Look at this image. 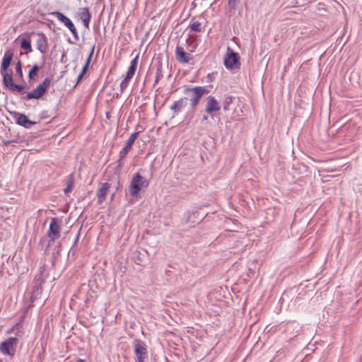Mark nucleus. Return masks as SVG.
I'll list each match as a JSON object with an SVG mask.
<instances>
[{
  "label": "nucleus",
  "mask_w": 362,
  "mask_h": 362,
  "mask_svg": "<svg viewBox=\"0 0 362 362\" xmlns=\"http://www.w3.org/2000/svg\"><path fill=\"white\" fill-rule=\"evenodd\" d=\"M40 70V67L38 65L35 64L33 66L31 69L29 71L28 73V78L30 81L35 80V77L37 76L38 71Z\"/></svg>",
  "instance_id": "21"
},
{
  "label": "nucleus",
  "mask_w": 362,
  "mask_h": 362,
  "mask_svg": "<svg viewBox=\"0 0 362 362\" xmlns=\"http://www.w3.org/2000/svg\"><path fill=\"white\" fill-rule=\"evenodd\" d=\"M192 59L190 54L185 53L182 50V63H187L190 61Z\"/></svg>",
  "instance_id": "29"
},
{
  "label": "nucleus",
  "mask_w": 362,
  "mask_h": 362,
  "mask_svg": "<svg viewBox=\"0 0 362 362\" xmlns=\"http://www.w3.org/2000/svg\"><path fill=\"white\" fill-rule=\"evenodd\" d=\"M16 74L19 76V78H23L22 63L20 60L16 63Z\"/></svg>",
  "instance_id": "25"
},
{
  "label": "nucleus",
  "mask_w": 362,
  "mask_h": 362,
  "mask_svg": "<svg viewBox=\"0 0 362 362\" xmlns=\"http://www.w3.org/2000/svg\"><path fill=\"white\" fill-rule=\"evenodd\" d=\"M203 119H204V120H207V119H208V117H207V116H204V117H203Z\"/></svg>",
  "instance_id": "42"
},
{
  "label": "nucleus",
  "mask_w": 362,
  "mask_h": 362,
  "mask_svg": "<svg viewBox=\"0 0 362 362\" xmlns=\"http://www.w3.org/2000/svg\"><path fill=\"white\" fill-rule=\"evenodd\" d=\"M4 86L13 93H19L21 94H26L28 92L25 91V86L23 84H17L13 81V71L5 74L4 80L3 81Z\"/></svg>",
  "instance_id": "4"
},
{
  "label": "nucleus",
  "mask_w": 362,
  "mask_h": 362,
  "mask_svg": "<svg viewBox=\"0 0 362 362\" xmlns=\"http://www.w3.org/2000/svg\"><path fill=\"white\" fill-rule=\"evenodd\" d=\"M18 343L16 337H9L0 344V351L4 355L12 356L16 353Z\"/></svg>",
  "instance_id": "7"
},
{
  "label": "nucleus",
  "mask_w": 362,
  "mask_h": 362,
  "mask_svg": "<svg viewBox=\"0 0 362 362\" xmlns=\"http://www.w3.org/2000/svg\"><path fill=\"white\" fill-rule=\"evenodd\" d=\"M232 102H233L232 96L230 95V96L226 97V98L223 101V107L225 111L228 110L229 105L232 103Z\"/></svg>",
  "instance_id": "23"
},
{
  "label": "nucleus",
  "mask_w": 362,
  "mask_h": 362,
  "mask_svg": "<svg viewBox=\"0 0 362 362\" xmlns=\"http://www.w3.org/2000/svg\"><path fill=\"white\" fill-rule=\"evenodd\" d=\"M148 182L139 173L132 177L129 187V194L132 197H136L144 187H147Z\"/></svg>",
  "instance_id": "3"
},
{
  "label": "nucleus",
  "mask_w": 362,
  "mask_h": 362,
  "mask_svg": "<svg viewBox=\"0 0 362 362\" xmlns=\"http://www.w3.org/2000/svg\"><path fill=\"white\" fill-rule=\"evenodd\" d=\"M13 57V52L11 49L7 50L4 53V55L3 57L2 62H1V69H0V73L3 76V81L4 80L5 74H7L8 73L10 72L11 69L8 70V69L11 63Z\"/></svg>",
  "instance_id": "12"
},
{
  "label": "nucleus",
  "mask_w": 362,
  "mask_h": 362,
  "mask_svg": "<svg viewBox=\"0 0 362 362\" xmlns=\"http://www.w3.org/2000/svg\"><path fill=\"white\" fill-rule=\"evenodd\" d=\"M110 189V185L107 182L103 183L102 186L97 191L98 202L99 204L103 203L107 197Z\"/></svg>",
  "instance_id": "15"
},
{
  "label": "nucleus",
  "mask_w": 362,
  "mask_h": 362,
  "mask_svg": "<svg viewBox=\"0 0 362 362\" xmlns=\"http://www.w3.org/2000/svg\"><path fill=\"white\" fill-rule=\"evenodd\" d=\"M181 104L180 101H176L171 105V109L173 110L175 112H177L180 110Z\"/></svg>",
  "instance_id": "30"
},
{
  "label": "nucleus",
  "mask_w": 362,
  "mask_h": 362,
  "mask_svg": "<svg viewBox=\"0 0 362 362\" xmlns=\"http://www.w3.org/2000/svg\"><path fill=\"white\" fill-rule=\"evenodd\" d=\"M88 66H88V64H85L82 69L81 74L85 75L88 71Z\"/></svg>",
  "instance_id": "33"
},
{
  "label": "nucleus",
  "mask_w": 362,
  "mask_h": 362,
  "mask_svg": "<svg viewBox=\"0 0 362 362\" xmlns=\"http://www.w3.org/2000/svg\"><path fill=\"white\" fill-rule=\"evenodd\" d=\"M133 346L137 362H146L148 358L147 348L144 341L140 339L133 341Z\"/></svg>",
  "instance_id": "6"
},
{
  "label": "nucleus",
  "mask_w": 362,
  "mask_h": 362,
  "mask_svg": "<svg viewBox=\"0 0 362 362\" xmlns=\"http://www.w3.org/2000/svg\"><path fill=\"white\" fill-rule=\"evenodd\" d=\"M94 49H95V46H93V47L91 48V50L89 53L88 57L92 58L93 52H94Z\"/></svg>",
  "instance_id": "34"
},
{
  "label": "nucleus",
  "mask_w": 362,
  "mask_h": 362,
  "mask_svg": "<svg viewBox=\"0 0 362 362\" xmlns=\"http://www.w3.org/2000/svg\"><path fill=\"white\" fill-rule=\"evenodd\" d=\"M0 362H1V361L0 360Z\"/></svg>",
  "instance_id": "44"
},
{
  "label": "nucleus",
  "mask_w": 362,
  "mask_h": 362,
  "mask_svg": "<svg viewBox=\"0 0 362 362\" xmlns=\"http://www.w3.org/2000/svg\"><path fill=\"white\" fill-rule=\"evenodd\" d=\"M37 49L41 54L46 53L48 48L47 37L44 33H37V39L36 40Z\"/></svg>",
  "instance_id": "14"
},
{
  "label": "nucleus",
  "mask_w": 362,
  "mask_h": 362,
  "mask_svg": "<svg viewBox=\"0 0 362 362\" xmlns=\"http://www.w3.org/2000/svg\"><path fill=\"white\" fill-rule=\"evenodd\" d=\"M209 93V90L202 86H196L192 88H185L184 90L185 94V105H189L194 107L199 101L202 96Z\"/></svg>",
  "instance_id": "1"
},
{
  "label": "nucleus",
  "mask_w": 362,
  "mask_h": 362,
  "mask_svg": "<svg viewBox=\"0 0 362 362\" xmlns=\"http://www.w3.org/2000/svg\"><path fill=\"white\" fill-rule=\"evenodd\" d=\"M239 0H228V5L230 10H235Z\"/></svg>",
  "instance_id": "28"
},
{
  "label": "nucleus",
  "mask_w": 362,
  "mask_h": 362,
  "mask_svg": "<svg viewBox=\"0 0 362 362\" xmlns=\"http://www.w3.org/2000/svg\"><path fill=\"white\" fill-rule=\"evenodd\" d=\"M78 238H79V233L77 235V236L76 237L75 240H74V246L76 247L77 243H78Z\"/></svg>",
  "instance_id": "36"
},
{
  "label": "nucleus",
  "mask_w": 362,
  "mask_h": 362,
  "mask_svg": "<svg viewBox=\"0 0 362 362\" xmlns=\"http://www.w3.org/2000/svg\"><path fill=\"white\" fill-rule=\"evenodd\" d=\"M171 43L176 44V49H175V57L176 59L181 62V46L179 45L178 35L177 32H175L171 35Z\"/></svg>",
  "instance_id": "16"
},
{
  "label": "nucleus",
  "mask_w": 362,
  "mask_h": 362,
  "mask_svg": "<svg viewBox=\"0 0 362 362\" xmlns=\"http://www.w3.org/2000/svg\"><path fill=\"white\" fill-rule=\"evenodd\" d=\"M206 112L210 114L213 117V113L219 111L221 106L214 96H208L206 98Z\"/></svg>",
  "instance_id": "13"
},
{
  "label": "nucleus",
  "mask_w": 362,
  "mask_h": 362,
  "mask_svg": "<svg viewBox=\"0 0 362 362\" xmlns=\"http://www.w3.org/2000/svg\"><path fill=\"white\" fill-rule=\"evenodd\" d=\"M138 58H139V57L136 56L134 59H133L131 61L130 66H129V67L128 69L127 75L125 76V78L127 79H129L130 80L134 76V75L135 74V71H136V66H137Z\"/></svg>",
  "instance_id": "18"
},
{
  "label": "nucleus",
  "mask_w": 362,
  "mask_h": 362,
  "mask_svg": "<svg viewBox=\"0 0 362 362\" xmlns=\"http://www.w3.org/2000/svg\"><path fill=\"white\" fill-rule=\"evenodd\" d=\"M163 77L162 65L158 64L156 69L155 82L157 83Z\"/></svg>",
  "instance_id": "24"
},
{
  "label": "nucleus",
  "mask_w": 362,
  "mask_h": 362,
  "mask_svg": "<svg viewBox=\"0 0 362 362\" xmlns=\"http://www.w3.org/2000/svg\"><path fill=\"white\" fill-rule=\"evenodd\" d=\"M190 27L192 30L196 32H200L202 29L201 23L199 22H194Z\"/></svg>",
  "instance_id": "27"
},
{
  "label": "nucleus",
  "mask_w": 362,
  "mask_h": 362,
  "mask_svg": "<svg viewBox=\"0 0 362 362\" xmlns=\"http://www.w3.org/2000/svg\"><path fill=\"white\" fill-rule=\"evenodd\" d=\"M341 122V119L337 121V122L334 124V126L338 125V124Z\"/></svg>",
  "instance_id": "40"
},
{
  "label": "nucleus",
  "mask_w": 362,
  "mask_h": 362,
  "mask_svg": "<svg viewBox=\"0 0 362 362\" xmlns=\"http://www.w3.org/2000/svg\"><path fill=\"white\" fill-rule=\"evenodd\" d=\"M90 20V18L82 20L84 26L87 28H88Z\"/></svg>",
  "instance_id": "32"
},
{
  "label": "nucleus",
  "mask_w": 362,
  "mask_h": 362,
  "mask_svg": "<svg viewBox=\"0 0 362 362\" xmlns=\"http://www.w3.org/2000/svg\"><path fill=\"white\" fill-rule=\"evenodd\" d=\"M90 60H91V58L88 57V59H87L85 64H88V66H89V64L90 63Z\"/></svg>",
  "instance_id": "37"
},
{
  "label": "nucleus",
  "mask_w": 362,
  "mask_h": 362,
  "mask_svg": "<svg viewBox=\"0 0 362 362\" xmlns=\"http://www.w3.org/2000/svg\"><path fill=\"white\" fill-rule=\"evenodd\" d=\"M50 84L51 79L49 78H45L35 88L22 96L21 99L25 101L31 99H40L46 93Z\"/></svg>",
  "instance_id": "2"
},
{
  "label": "nucleus",
  "mask_w": 362,
  "mask_h": 362,
  "mask_svg": "<svg viewBox=\"0 0 362 362\" xmlns=\"http://www.w3.org/2000/svg\"><path fill=\"white\" fill-rule=\"evenodd\" d=\"M173 117H174V116H173V117H171V119H170V122H171L172 119H173Z\"/></svg>",
  "instance_id": "43"
},
{
  "label": "nucleus",
  "mask_w": 362,
  "mask_h": 362,
  "mask_svg": "<svg viewBox=\"0 0 362 362\" xmlns=\"http://www.w3.org/2000/svg\"><path fill=\"white\" fill-rule=\"evenodd\" d=\"M51 15L56 17L61 23H62L72 33L74 40L78 41L79 40L77 30L73 22L65 15L59 11H54Z\"/></svg>",
  "instance_id": "8"
},
{
  "label": "nucleus",
  "mask_w": 362,
  "mask_h": 362,
  "mask_svg": "<svg viewBox=\"0 0 362 362\" xmlns=\"http://www.w3.org/2000/svg\"><path fill=\"white\" fill-rule=\"evenodd\" d=\"M77 252L76 247L74 246V245H72L71 249L69 251V255L74 256Z\"/></svg>",
  "instance_id": "31"
},
{
  "label": "nucleus",
  "mask_w": 362,
  "mask_h": 362,
  "mask_svg": "<svg viewBox=\"0 0 362 362\" xmlns=\"http://www.w3.org/2000/svg\"><path fill=\"white\" fill-rule=\"evenodd\" d=\"M74 186V177L73 174H70L66 180V187L64 189L66 194L71 192Z\"/></svg>",
  "instance_id": "19"
},
{
  "label": "nucleus",
  "mask_w": 362,
  "mask_h": 362,
  "mask_svg": "<svg viewBox=\"0 0 362 362\" xmlns=\"http://www.w3.org/2000/svg\"><path fill=\"white\" fill-rule=\"evenodd\" d=\"M139 132H136L132 133L130 136L128 138V139L126 141L124 147L120 151L119 156V159L118 160V167H122V160L127 156V154L132 149V145L134 144L135 140L137 139L138 136L140 134Z\"/></svg>",
  "instance_id": "9"
},
{
  "label": "nucleus",
  "mask_w": 362,
  "mask_h": 362,
  "mask_svg": "<svg viewBox=\"0 0 362 362\" xmlns=\"http://www.w3.org/2000/svg\"><path fill=\"white\" fill-rule=\"evenodd\" d=\"M83 76H84V75H83V74H80L78 76V78H77V83H76V84H78V83L81 81V80L82 79V78H83Z\"/></svg>",
  "instance_id": "35"
},
{
  "label": "nucleus",
  "mask_w": 362,
  "mask_h": 362,
  "mask_svg": "<svg viewBox=\"0 0 362 362\" xmlns=\"http://www.w3.org/2000/svg\"><path fill=\"white\" fill-rule=\"evenodd\" d=\"M79 16L81 20L88 19L91 18V15L88 8H83L81 9Z\"/></svg>",
  "instance_id": "22"
},
{
  "label": "nucleus",
  "mask_w": 362,
  "mask_h": 362,
  "mask_svg": "<svg viewBox=\"0 0 362 362\" xmlns=\"http://www.w3.org/2000/svg\"><path fill=\"white\" fill-rule=\"evenodd\" d=\"M9 113L17 124L26 129H30L36 124V122L30 120L25 114L16 111H11Z\"/></svg>",
  "instance_id": "10"
},
{
  "label": "nucleus",
  "mask_w": 362,
  "mask_h": 362,
  "mask_svg": "<svg viewBox=\"0 0 362 362\" xmlns=\"http://www.w3.org/2000/svg\"><path fill=\"white\" fill-rule=\"evenodd\" d=\"M21 49L25 50L26 52H33L30 40L28 38H23L21 40Z\"/></svg>",
  "instance_id": "20"
},
{
  "label": "nucleus",
  "mask_w": 362,
  "mask_h": 362,
  "mask_svg": "<svg viewBox=\"0 0 362 362\" xmlns=\"http://www.w3.org/2000/svg\"><path fill=\"white\" fill-rule=\"evenodd\" d=\"M18 326V324H16L15 326H13L9 331H8V333L13 332L15 329V327H17Z\"/></svg>",
  "instance_id": "38"
},
{
  "label": "nucleus",
  "mask_w": 362,
  "mask_h": 362,
  "mask_svg": "<svg viewBox=\"0 0 362 362\" xmlns=\"http://www.w3.org/2000/svg\"><path fill=\"white\" fill-rule=\"evenodd\" d=\"M76 362H85L84 360L81 359V358H79L77 360Z\"/></svg>",
  "instance_id": "39"
},
{
  "label": "nucleus",
  "mask_w": 362,
  "mask_h": 362,
  "mask_svg": "<svg viewBox=\"0 0 362 362\" xmlns=\"http://www.w3.org/2000/svg\"><path fill=\"white\" fill-rule=\"evenodd\" d=\"M224 65L227 69H239L240 67V57L230 47L227 49V54L224 58Z\"/></svg>",
  "instance_id": "5"
},
{
  "label": "nucleus",
  "mask_w": 362,
  "mask_h": 362,
  "mask_svg": "<svg viewBox=\"0 0 362 362\" xmlns=\"http://www.w3.org/2000/svg\"><path fill=\"white\" fill-rule=\"evenodd\" d=\"M129 81V79L124 78L120 83V90L122 93L127 88Z\"/></svg>",
  "instance_id": "26"
},
{
  "label": "nucleus",
  "mask_w": 362,
  "mask_h": 362,
  "mask_svg": "<svg viewBox=\"0 0 362 362\" xmlns=\"http://www.w3.org/2000/svg\"><path fill=\"white\" fill-rule=\"evenodd\" d=\"M179 164H180V156H175L171 163V168L173 170L174 168L175 169L173 170L174 177L179 180L181 177V172L179 170Z\"/></svg>",
  "instance_id": "17"
},
{
  "label": "nucleus",
  "mask_w": 362,
  "mask_h": 362,
  "mask_svg": "<svg viewBox=\"0 0 362 362\" xmlns=\"http://www.w3.org/2000/svg\"><path fill=\"white\" fill-rule=\"evenodd\" d=\"M47 235L49 238V245L50 242L54 241L58 239L61 235V226L58 223L57 218H52L49 230L47 232Z\"/></svg>",
  "instance_id": "11"
},
{
  "label": "nucleus",
  "mask_w": 362,
  "mask_h": 362,
  "mask_svg": "<svg viewBox=\"0 0 362 362\" xmlns=\"http://www.w3.org/2000/svg\"><path fill=\"white\" fill-rule=\"evenodd\" d=\"M344 127H346V123H344V124H341V126H339V128Z\"/></svg>",
  "instance_id": "41"
}]
</instances>
